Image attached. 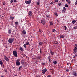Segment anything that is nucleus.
I'll list each match as a JSON object with an SVG mask.
<instances>
[{
	"label": "nucleus",
	"instance_id": "20",
	"mask_svg": "<svg viewBox=\"0 0 77 77\" xmlns=\"http://www.w3.org/2000/svg\"><path fill=\"white\" fill-rule=\"evenodd\" d=\"M29 42H26L25 45H29Z\"/></svg>",
	"mask_w": 77,
	"mask_h": 77
},
{
	"label": "nucleus",
	"instance_id": "24",
	"mask_svg": "<svg viewBox=\"0 0 77 77\" xmlns=\"http://www.w3.org/2000/svg\"><path fill=\"white\" fill-rule=\"evenodd\" d=\"M55 31H56V30L55 29H53L52 31V32H55Z\"/></svg>",
	"mask_w": 77,
	"mask_h": 77
},
{
	"label": "nucleus",
	"instance_id": "38",
	"mask_svg": "<svg viewBox=\"0 0 77 77\" xmlns=\"http://www.w3.org/2000/svg\"><path fill=\"white\" fill-rule=\"evenodd\" d=\"M73 74L74 75H76V74L74 72V73H73Z\"/></svg>",
	"mask_w": 77,
	"mask_h": 77
},
{
	"label": "nucleus",
	"instance_id": "32",
	"mask_svg": "<svg viewBox=\"0 0 77 77\" xmlns=\"http://www.w3.org/2000/svg\"><path fill=\"white\" fill-rule=\"evenodd\" d=\"M75 5L76 6H77V0L76 1L75 3Z\"/></svg>",
	"mask_w": 77,
	"mask_h": 77
},
{
	"label": "nucleus",
	"instance_id": "13",
	"mask_svg": "<svg viewBox=\"0 0 77 77\" xmlns=\"http://www.w3.org/2000/svg\"><path fill=\"white\" fill-rule=\"evenodd\" d=\"M75 48H74V49L75 50H77V44H75Z\"/></svg>",
	"mask_w": 77,
	"mask_h": 77
},
{
	"label": "nucleus",
	"instance_id": "19",
	"mask_svg": "<svg viewBox=\"0 0 77 77\" xmlns=\"http://www.w3.org/2000/svg\"><path fill=\"white\" fill-rule=\"evenodd\" d=\"M10 18L11 20H13L14 18V17H12L11 16L10 17Z\"/></svg>",
	"mask_w": 77,
	"mask_h": 77
},
{
	"label": "nucleus",
	"instance_id": "22",
	"mask_svg": "<svg viewBox=\"0 0 77 77\" xmlns=\"http://www.w3.org/2000/svg\"><path fill=\"white\" fill-rule=\"evenodd\" d=\"M59 2V0H55L54 3L57 2Z\"/></svg>",
	"mask_w": 77,
	"mask_h": 77
},
{
	"label": "nucleus",
	"instance_id": "16",
	"mask_svg": "<svg viewBox=\"0 0 77 77\" xmlns=\"http://www.w3.org/2000/svg\"><path fill=\"white\" fill-rule=\"evenodd\" d=\"M73 51L75 52V53H77V49H74Z\"/></svg>",
	"mask_w": 77,
	"mask_h": 77
},
{
	"label": "nucleus",
	"instance_id": "49",
	"mask_svg": "<svg viewBox=\"0 0 77 77\" xmlns=\"http://www.w3.org/2000/svg\"><path fill=\"white\" fill-rule=\"evenodd\" d=\"M36 77H39V76H36Z\"/></svg>",
	"mask_w": 77,
	"mask_h": 77
},
{
	"label": "nucleus",
	"instance_id": "44",
	"mask_svg": "<svg viewBox=\"0 0 77 77\" xmlns=\"http://www.w3.org/2000/svg\"><path fill=\"white\" fill-rule=\"evenodd\" d=\"M74 29H77V26H75L74 27Z\"/></svg>",
	"mask_w": 77,
	"mask_h": 77
},
{
	"label": "nucleus",
	"instance_id": "33",
	"mask_svg": "<svg viewBox=\"0 0 77 77\" xmlns=\"http://www.w3.org/2000/svg\"><path fill=\"white\" fill-rule=\"evenodd\" d=\"M51 55H53V52H51Z\"/></svg>",
	"mask_w": 77,
	"mask_h": 77
},
{
	"label": "nucleus",
	"instance_id": "7",
	"mask_svg": "<svg viewBox=\"0 0 77 77\" xmlns=\"http://www.w3.org/2000/svg\"><path fill=\"white\" fill-rule=\"evenodd\" d=\"M4 58L5 60H6L7 62L9 61V59L8 58V57H6V56H5L4 57Z\"/></svg>",
	"mask_w": 77,
	"mask_h": 77
},
{
	"label": "nucleus",
	"instance_id": "43",
	"mask_svg": "<svg viewBox=\"0 0 77 77\" xmlns=\"http://www.w3.org/2000/svg\"><path fill=\"white\" fill-rule=\"evenodd\" d=\"M14 3H16V2H17V1H16V0H14Z\"/></svg>",
	"mask_w": 77,
	"mask_h": 77
},
{
	"label": "nucleus",
	"instance_id": "45",
	"mask_svg": "<svg viewBox=\"0 0 77 77\" xmlns=\"http://www.w3.org/2000/svg\"><path fill=\"white\" fill-rule=\"evenodd\" d=\"M51 5H53V3L52 2H51L50 3Z\"/></svg>",
	"mask_w": 77,
	"mask_h": 77
},
{
	"label": "nucleus",
	"instance_id": "8",
	"mask_svg": "<svg viewBox=\"0 0 77 77\" xmlns=\"http://www.w3.org/2000/svg\"><path fill=\"white\" fill-rule=\"evenodd\" d=\"M28 14L29 17L31 16L32 15V11H29L28 13Z\"/></svg>",
	"mask_w": 77,
	"mask_h": 77
},
{
	"label": "nucleus",
	"instance_id": "35",
	"mask_svg": "<svg viewBox=\"0 0 77 77\" xmlns=\"http://www.w3.org/2000/svg\"><path fill=\"white\" fill-rule=\"evenodd\" d=\"M65 7H66V8L68 7V5H67V4H66L65 5Z\"/></svg>",
	"mask_w": 77,
	"mask_h": 77
},
{
	"label": "nucleus",
	"instance_id": "30",
	"mask_svg": "<svg viewBox=\"0 0 77 77\" xmlns=\"http://www.w3.org/2000/svg\"><path fill=\"white\" fill-rule=\"evenodd\" d=\"M37 58L38 59H41V57L39 56Z\"/></svg>",
	"mask_w": 77,
	"mask_h": 77
},
{
	"label": "nucleus",
	"instance_id": "5",
	"mask_svg": "<svg viewBox=\"0 0 77 77\" xmlns=\"http://www.w3.org/2000/svg\"><path fill=\"white\" fill-rule=\"evenodd\" d=\"M41 23L43 25H44L46 23V22H45V20L43 19L41 20Z\"/></svg>",
	"mask_w": 77,
	"mask_h": 77
},
{
	"label": "nucleus",
	"instance_id": "23",
	"mask_svg": "<svg viewBox=\"0 0 77 77\" xmlns=\"http://www.w3.org/2000/svg\"><path fill=\"white\" fill-rule=\"evenodd\" d=\"M15 24H16V25H18V22H15Z\"/></svg>",
	"mask_w": 77,
	"mask_h": 77
},
{
	"label": "nucleus",
	"instance_id": "11",
	"mask_svg": "<svg viewBox=\"0 0 77 77\" xmlns=\"http://www.w3.org/2000/svg\"><path fill=\"white\" fill-rule=\"evenodd\" d=\"M60 37L61 38H64V36L62 35H60Z\"/></svg>",
	"mask_w": 77,
	"mask_h": 77
},
{
	"label": "nucleus",
	"instance_id": "9",
	"mask_svg": "<svg viewBox=\"0 0 77 77\" xmlns=\"http://www.w3.org/2000/svg\"><path fill=\"white\" fill-rule=\"evenodd\" d=\"M11 29H9L8 31V33L9 34H11Z\"/></svg>",
	"mask_w": 77,
	"mask_h": 77
},
{
	"label": "nucleus",
	"instance_id": "48",
	"mask_svg": "<svg viewBox=\"0 0 77 77\" xmlns=\"http://www.w3.org/2000/svg\"><path fill=\"white\" fill-rule=\"evenodd\" d=\"M5 72H7V70H5Z\"/></svg>",
	"mask_w": 77,
	"mask_h": 77
},
{
	"label": "nucleus",
	"instance_id": "36",
	"mask_svg": "<svg viewBox=\"0 0 77 77\" xmlns=\"http://www.w3.org/2000/svg\"><path fill=\"white\" fill-rule=\"evenodd\" d=\"M14 1V0H11V3H12V2H13V1Z\"/></svg>",
	"mask_w": 77,
	"mask_h": 77
},
{
	"label": "nucleus",
	"instance_id": "54",
	"mask_svg": "<svg viewBox=\"0 0 77 77\" xmlns=\"http://www.w3.org/2000/svg\"><path fill=\"white\" fill-rule=\"evenodd\" d=\"M1 77H3V76H1Z\"/></svg>",
	"mask_w": 77,
	"mask_h": 77
},
{
	"label": "nucleus",
	"instance_id": "39",
	"mask_svg": "<svg viewBox=\"0 0 77 77\" xmlns=\"http://www.w3.org/2000/svg\"><path fill=\"white\" fill-rule=\"evenodd\" d=\"M39 5V2H37V5Z\"/></svg>",
	"mask_w": 77,
	"mask_h": 77
},
{
	"label": "nucleus",
	"instance_id": "10",
	"mask_svg": "<svg viewBox=\"0 0 77 77\" xmlns=\"http://www.w3.org/2000/svg\"><path fill=\"white\" fill-rule=\"evenodd\" d=\"M23 33V35H26V31L25 30H23L22 32Z\"/></svg>",
	"mask_w": 77,
	"mask_h": 77
},
{
	"label": "nucleus",
	"instance_id": "2",
	"mask_svg": "<svg viewBox=\"0 0 77 77\" xmlns=\"http://www.w3.org/2000/svg\"><path fill=\"white\" fill-rule=\"evenodd\" d=\"M20 64V62L19 61V60H17L16 63V65H17V66H19Z\"/></svg>",
	"mask_w": 77,
	"mask_h": 77
},
{
	"label": "nucleus",
	"instance_id": "53",
	"mask_svg": "<svg viewBox=\"0 0 77 77\" xmlns=\"http://www.w3.org/2000/svg\"><path fill=\"white\" fill-rule=\"evenodd\" d=\"M74 57H75V56H74Z\"/></svg>",
	"mask_w": 77,
	"mask_h": 77
},
{
	"label": "nucleus",
	"instance_id": "52",
	"mask_svg": "<svg viewBox=\"0 0 77 77\" xmlns=\"http://www.w3.org/2000/svg\"><path fill=\"white\" fill-rule=\"evenodd\" d=\"M40 53H41V51H40Z\"/></svg>",
	"mask_w": 77,
	"mask_h": 77
},
{
	"label": "nucleus",
	"instance_id": "1",
	"mask_svg": "<svg viewBox=\"0 0 77 77\" xmlns=\"http://www.w3.org/2000/svg\"><path fill=\"white\" fill-rule=\"evenodd\" d=\"M14 41V38H10L8 40V42L9 43L11 44V43H12V42Z\"/></svg>",
	"mask_w": 77,
	"mask_h": 77
},
{
	"label": "nucleus",
	"instance_id": "12",
	"mask_svg": "<svg viewBox=\"0 0 77 77\" xmlns=\"http://www.w3.org/2000/svg\"><path fill=\"white\" fill-rule=\"evenodd\" d=\"M66 1L67 2V3H69V4H70L71 3V1H69V0H66Z\"/></svg>",
	"mask_w": 77,
	"mask_h": 77
},
{
	"label": "nucleus",
	"instance_id": "15",
	"mask_svg": "<svg viewBox=\"0 0 77 77\" xmlns=\"http://www.w3.org/2000/svg\"><path fill=\"white\" fill-rule=\"evenodd\" d=\"M20 50L21 51H23V49L21 47L20 48Z\"/></svg>",
	"mask_w": 77,
	"mask_h": 77
},
{
	"label": "nucleus",
	"instance_id": "42",
	"mask_svg": "<svg viewBox=\"0 0 77 77\" xmlns=\"http://www.w3.org/2000/svg\"><path fill=\"white\" fill-rule=\"evenodd\" d=\"M39 32L40 33H41V29H39Z\"/></svg>",
	"mask_w": 77,
	"mask_h": 77
},
{
	"label": "nucleus",
	"instance_id": "6",
	"mask_svg": "<svg viewBox=\"0 0 77 77\" xmlns=\"http://www.w3.org/2000/svg\"><path fill=\"white\" fill-rule=\"evenodd\" d=\"M47 71V69L46 68H45L44 69H43L42 70V74H44L45 73V72H46Z\"/></svg>",
	"mask_w": 77,
	"mask_h": 77
},
{
	"label": "nucleus",
	"instance_id": "17",
	"mask_svg": "<svg viewBox=\"0 0 77 77\" xmlns=\"http://www.w3.org/2000/svg\"><path fill=\"white\" fill-rule=\"evenodd\" d=\"M53 63H54V65H56V64L57 63V61H53Z\"/></svg>",
	"mask_w": 77,
	"mask_h": 77
},
{
	"label": "nucleus",
	"instance_id": "21",
	"mask_svg": "<svg viewBox=\"0 0 77 77\" xmlns=\"http://www.w3.org/2000/svg\"><path fill=\"white\" fill-rule=\"evenodd\" d=\"M0 64L2 65V64H3V62L2 61H0Z\"/></svg>",
	"mask_w": 77,
	"mask_h": 77
},
{
	"label": "nucleus",
	"instance_id": "46",
	"mask_svg": "<svg viewBox=\"0 0 77 77\" xmlns=\"http://www.w3.org/2000/svg\"><path fill=\"white\" fill-rule=\"evenodd\" d=\"M5 5V3L4 2V3H3V5Z\"/></svg>",
	"mask_w": 77,
	"mask_h": 77
},
{
	"label": "nucleus",
	"instance_id": "28",
	"mask_svg": "<svg viewBox=\"0 0 77 77\" xmlns=\"http://www.w3.org/2000/svg\"><path fill=\"white\" fill-rule=\"evenodd\" d=\"M64 27L65 28V29L66 30V29H67L66 26H64Z\"/></svg>",
	"mask_w": 77,
	"mask_h": 77
},
{
	"label": "nucleus",
	"instance_id": "25",
	"mask_svg": "<svg viewBox=\"0 0 77 77\" xmlns=\"http://www.w3.org/2000/svg\"><path fill=\"white\" fill-rule=\"evenodd\" d=\"M39 45H42V42H39Z\"/></svg>",
	"mask_w": 77,
	"mask_h": 77
},
{
	"label": "nucleus",
	"instance_id": "51",
	"mask_svg": "<svg viewBox=\"0 0 77 77\" xmlns=\"http://www.w3.org/2000/svg\"><path fill=\"white\" fill-rule=\"evenodd\" d=\"M48 17H49V16H48Z\"/></svg>",
	"mask_w": 77,
	"mask_h": 77
},
{
	"label": "nucleus",
	"instance_id": "47",
	"mask_svg": "<svg viewBox=\"0 0 77 77\" xmlns=\"http://www.w3.org/2000/svg\"><path fill=\"white\" fill-rule=\"evenodd\" d=\"M47 77H51V76H50V75H49L47 76Z\"/></svg>",
	"mask_w": 77,
	"mask_h": 77
},
{
	"label": "nucleus",
	"instance_id": "31",
	"mask_svg": "<svg viewBox=\"0 0 77 77\" xmlns=\"http://www.w3.org/2000/svg\"><path fill=\"white\" fill-rule=\"evenodd\" d=\"M22 68V66H20L19 68V69H21V68Z\"/></svg>",
	"mask_w": 77,
	"mask_h": 77
},
{
	"label": "nucleus",
	"instance_id": "50",
	"mask_svg": "<svg viewBox=\"0 0 77 77\" xmlns=\"http://www.w3.org/2000/svg\"><path fill=\"white\" fill-rule=\"evenodd\" d=\"M67 65H69V64L68 63H67Z\"/></svg>",
	"mask_w": 77,
	"mask_h": 77
},
{
	"label": "nucleus",
	"instance_id": "37",
	"mask_svg": "<svg viewBox=\"0 0 77 77\" xmlns=\"http://www.w3.org/2000/svg\"><path fill=\"white\" fill-rule=\"evenodd\" d=\"M62 5V4L61 3H60L58 4V5L59 6H60Z\"/></svg>",
	"mask_w": 77,
	"mask_h": 77
},
{
	"label": "nucleus",
	"instance_id": "34",
	"mask_svg": "<svg viewBox=\"0 0 77 77\" xmlns=\"http://www.w3.org/2000/svg\"><path fill=\"white\" fill-rule=\"evenodd\" d=\"M54 42H55V44H57V41H54Z\"/></svg>",
	"mask_w": 77,
	"mask_h": 77
},
{
	"label": "nucleus",
	"instance_id": "18",
	"mask_svg": "<svg viewBox=\"0 0 77 77\" xmlns=\"http://www.w3.org/2000/svg\"><path fill=\"white\" fill-rule=\"evenodd\" d=\"M50 25H51V26L53 25V23L51 22H50Z\"/></svg>",
	"mask_w": 77,
	"mask_h": 77
},
{
	"label": "nucleus",
	"instance_id": "29",
	"mask_svg": "<svg viewBox=\"0 0 77 77\" xmlns=\"http://www.w3.org/2000/svg\"><path fill=\"white\" fill-rule=\"evenodd\" d=\"M55 15L56 17H57V13H55Z\"/></svg>",
	"mask_w": 77,
	"mask_h": 77
},
{
	"label": "nucleus",
	"instance_id": "4",
	"mask_svg": "<svg viewBox=\"0 0 77 77\" xmlns=\"http://www.w3.org/2000/svg\"><path fill=\"white\" fill-rule=\"evenodd\" d=\"M13 54L14 56H15V57H17V51H13Z\"/></svg>",
	"mask_w": 77,
	"mask_h": 77
},
{
	"label": "nucleus",
	"instance_id": "14",
	"mask_svg": "<svg viewBox=\"0 0 77 77\" xmlns=\"http://www.w3.org/2000/svg\"><path fill=\"white\" fill-rule=\"evenodd\" d=\"M75 22H76V21L75 20H73L72 21V23L73 24H75Z\"/></svg>",
	"mask_w": 77,
	"mask_h": 77
},
{
	"label": "nucleus",
	"instance_id": "40",
	"mask_svg": "<svg viewBox=\"0 0 77 77\" xmlns=\"http://www.w3.org/2000/svg\"><path fill=\"white\" fill-rule=\"evenodd\" d=\"M42 64L43 65H45V63H42Z\"/></svg>",
	"mask_w": 77,
	"mask_h": 77
},
{
	"label": "nucleus",
	"instance_id": "26",
	"mask_svg": "<svg viewBox=\"0 0 77 77\" xmlns=\"http://www.w3.org/2000/svg\"><path fill=\"white\" fill-rule=\"evenodd\" d=\"M63 10H64V11H65V10H66V8L64 7H63Z\"/></svg>",
	"mask_w": 77,
	"mask_h": 77
},
{
	"label": "nucleus",
	"instance_id": "3",
	"mask_svg": "<svg viewBox=\"0 0 77 77\" xmlns=\"http://www.w3.org/2000/svg\"><path fill=\"white\" fill-rule=\"evenodd\" d=\"M32 0H29V1H25V3H26V4H30L31 3V2Z\"/></svg>",
	"mask_w": 77,
	"mask_h": 77
},
{
	"label": "nucleus",
	"instance_id": "27",
	"mask_svg": "<svg viewBox=\"0 0 77 77\" xmlns=\"http://www.w3.org/2000/svg\"><path fill=\"white\" fill-rule=\"evenodd\" d=\"M26 44H24L23 45V46H24V47L25 48H26Z\"/></svg>",
	"mask_w": 77,
	"mask_h": 77
},
{
	"label": "nucleus",
	"instance_id": "41",
	"mask_svg": "<svg viewBox=\"0 0 77 77\" xmlns=\"http://www.w3.org/2000/svg\"><path fill=\"white\" fill-rule=\"evenodd\" d=\"M66 71H69V69H66Z\"/></svg>",
	"mask_w": 77,
	"mask_h": 77
}]
</instances>
